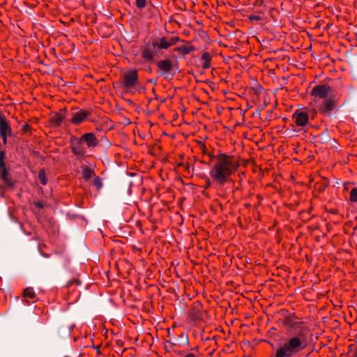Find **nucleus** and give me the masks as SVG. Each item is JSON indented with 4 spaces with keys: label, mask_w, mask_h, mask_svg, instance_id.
<instances>
[{
    "label": "nucleus",
    "mask_w": 357,
    "mask_h": 357,
    "mask_svg": "<svg viewBox=\"0 0 357 357\" xmlns=\"http://www.w3.org/2000/svg\"><path fill=\"white\" fill-rule=\"evenodd\" d=\"M211 167L209 171V176L217 186L222 187L231 180L240 167L238 157L218 153L211 157Z\"/></svg>",
    "instance_id": "1"
},
{
    "label": "nucleus",
    "mask_w": 357,
    "mask_h": 357,
    "mask_svg": "<svg viewBox=\"0 0 357 357\" xmlns=\"http://www.w3.org/2000/svg\"><path fill=\"white\" fill-rule=\"evenodd\" d=\"M310 96L318 111L326 116H331L335 109V89L333 80L315 85Z\"/></svg>",
    "instance_id": "2"
},
{
    "label": "nucleus",
    "mask_w": 357,
    "mask_h": 357,
    "mask_svg": "<svg viewBox=\"0 0 357 357\" xmlns=\"http://www.w3.org/2000/svg\"><path fill=\"white\" fill-rule=\"evenodd\" d=\"M307 346L305 337L296 335L285 339L275 350V357H293L302 351Z\"/></svg>",
    "instance_id": "3"
},
{
    "label": "nucleus",
    "mask_w": 357,
    "mask_h": 357,
    "mask_svg": "<svg viewBox=\"0 0 357 357\" xmlns=\"http://www.w3.org/2000/svg\"><path fill=\"white\" fill-rule=\"evenodd\" d=\"M138 82V74L137 70H130L121 76V83L123 87L130 88L136 85Z\"/></svg>",
    "instance_id": "4"
},
{
    "label": "nucleus",
    "mask_w": 357,
    "mask_h": 357,
    "mask_svg": "<svg viewBox=\"0 0 357 357\" xmlns=\"http://www.w3.org/2000/svg\"><path fill=\"white\" fill-rule=\"evenodd\" d=\"M90 114L91 113L89 111L83 109L73 111L71 112L70 121L72 123L75 125L80 124L84 122Z\"/></svg>",
    "instance_id": "5"
},
{
    "label": "nucleus",
    "mask_w": 357,
    "mask_h": 357,
    "mask_svg": "<svg viewBox=\"0 0 357 357\" xmlns=\"http://www.w3.org/2000/svg\"><path fill=\"white\" fill-rule=\"evenodd\" d=\"M293 119L296 126L303 127L307 124L309 116L306 112L297 110L293 114Z\"/></svg>",
    "instance_id": "6"
},
{
    "label": "nucleus",
    "mask_w": 357,
    "mask_h": 357,
    "mask_svg": "<svg viewBox=\"0 0 357 357\" xmlns=\"http://www.w3.org/2000/svg\"><path fill=\"white\" fill-rule=\"evenodd\" d=\"M178 40V37H172L167 39L165 37H162L160 39L159 43H153V47H158L162 49H167L170 46L175 45Z\"/></svg>",
    "instance_id": "7"
},
{
    "label": "nucleus",
    "mask_w": 357,
    "mask_h": 357,
    "mask_svg": "<svg viewBox=\"0 0 357 357\" xmlns=\"http://www.w3.org/2000/svg\"><path fill=\"white\" fill-rule=\"evenodd\" d=\"M81 141L86 143L88 148H94L98 144V139L93 133L89 132L83 135L81 137Z\"/></svg>",
    "instance_id": "8"
},
{
    "label": "nucleus",
    "mask_w": 357,
    "mask_h": 357,
    "mask_svg": "<svg viewBox=\"0 0 357 357\" xmlns=\"http://www.w3.org/2000/svg\"><path fill=\"white\" fill-rule=\"evenodd\" d=\"M22 296L26 304L34 303L36 300V294L32 287H26L23 291Z\"/></svg>",
    "instance_id": "9"
},
{
    "label": "nucleus",
    "mask_w": 357,
    "mask_h": 357,
    "mask_svg": "<svg viewBox=\"0 0 357 357\" xmlns=\"http://www.w3.org/2000/svg\"><path fill=\"white\" fill-rule=\"evenodd\" d=\"M83 142L81 139H77L72 143V151L75 155L82 156L85 153V149L84 148Z\"/></svg>",
    "instance_id": "10"
},
{
    "label": "nucleus",
    "mask_w": 357,
    "mask_h": 357,
    "mask_svg": "<svg viewBox=\"0 0 357 357\" xmlns=\"http://www.w3.org/2000/svg\"><path fill=\"white\" fill-rule=\"evenodd\" d=\"M157 66L160 70L165 73H169L172 69V63L169 60L167 59L159 61L157 63Z\"/></svg>",
    "instance_id": "11"
},
{
    "label": "nucleus",
    "mask_w": 357,
    "mask_h": 357,
    "mask_svg": "<svg viewBox=\"0 0 357 357\" xmlns=\"http://www.w3.org/2000/svg\"><path fill=\"white\" fill-rule=\"evenodd\" d=\"M211 55L208 52H204L202 55V67L204 69L209 68L211 67Z\"/></svg>",
    "instance_id": "12"
},
{
    "label": "nucleus",
    "mask_w": 357,
    "mask_h": 357,
    "mask_svg": "<svg viewBox=\"0 0 357 357\" xmlns=\"http://www.w3.org/2000/svg\"><path fill=\"white\" fill-rule=\"evenodd\" d=\"M142 57L146 61H151L153 58V52L149 47H144L142 49Z\"/></svg>",
    "instance_id": "13"
},
{
    "label": "nucleus",
    "mask_w": 357,
    "mask_h": 357,
    "mask_svg": "<svg viewBox=\"0 0 357 357\" xmlns=\"http://www.w3.org/2000/svg\"><path fill=\"white\" fill-rule=\"evenodd\" d=\"M63 120V116L59 113H54L50 117L51 123L55 126H60Z\"/></svg>",
    "instance_id": "14"
},
{
    "label": "nucleus",
    "mask_w": 357,
    "mask_h": 357,
    "mask_svg": "<svg viewBox=\"0 0 357 357\" xmlns=\"http://www.w3.org/2000/svg\"><path fill=\"white\" fill-rule=\"evenodd\" d=\"M0 135H12V130L8 122L1 123L0 125Z\"/></svg>",
    "instance_id": "15"
},
{
    "label": "nucleus",
    "mask_w": 357,
    "mask_h": 357,
    "mask_svg": "<svg viewBox=\"0 0 357 357\" xmlns=\"http://www.w3.org/2000/svg\"><path fill=\"white\" fill-rule=\"evenodd\" d=\"M192 50L193 48L191 46H181L175 49V50L181 52L183 54H189Z\"/></svg>",
    "instance_id": "16"
},
{
    "label": "nucleus",
    "mask_w": 357,
    "mask_h": 357,
    "mask_svg": "<svg viewBox=\"0 0 357 357\" xmlns=\"http://www.w3.org/2000/svg\"><path fill=\"white\" fill-rule=\"evenodd\" d=\"M38 178L40 180V182L43 185H45L47 183V178L45 176V172L43 169L40 170L38 174Z\"/></svg>",
    "instance_id": "17"
},
{
    "label": "nucleus",
    "mask_w": 357,
    "mask_h": 357,
    "mask_svg": "<svg viewBox=\"0 0 357 357\" xmlns=\"http://www.w3.org/2000/svg\"><path fill=\"white\" fill-rule=\"evenodd\" d=\"M350 200L353 202H357V188H355L351 190Z\"/></svg>",
    "instance_id": "18"
},
{
    "label": "nucleus",
    "mask_w": 357,
    "mask_h": 357,
    "mask_svg": "<svg viewBox=\"0 0 357 357\" xmlns=\"http://www.w3.org/2000/svg\"><path fill=\"white\" fill-rule=\"evenodd\" d=\"M83 176L84 178L88 179L91 178L92 175V171L89 168H84L83 169Z\"/></svg>",
    "instance_id": "19"
},
{
    "label": "nucleus",
    "mask_w": 357,
    "mask_h": 357,
    "mask_svg": "<svg viewBox=\"0 0 357 357\" xmlns=\"http://www.w3.org/2000/svg\"><path fill=\"white\" fill-rule=\"evenodd\" d=\"M146 0H136V6L138 8H144L146 6Z\"/></svg>",
    "instance_id": "20"
},
{
    "label": "nucleus",
    "mask_w": 357,
    "mask_h": 357,
    "mask_svg": "<svg viewBox=\"0 0 357 357\" xmlns=\"http://www.w3.org/2000/svg\"><path fill=\"white\" fill-rule=\"evenodd\" d=\"M8 176V172L6 168L1 169V176L3 181L6 180Z\"/></svg>",
    "instance_id": "21"
},
{
    "label": "nucleus",
    "mask_w": 357,
    "mask_h": 357,
    "mask_svg": "<svg viewBox=\"0 0 357 357\" xmlns=\"http://www.w3.org/2000/svg\"><path fill=\"white\" fill-rule=\"evenodd\" d=\"M213 181L211 180V178H206V185H205V186H204V188H205V189H208V188H209L212 185V184H213Z\"/></svg>",
    "instance_id": "22"
},
{
    "label": "nucleus",
    "mask_w": 357,
    "mask_h": 357,
    "mask_svg": "<svg viewBox=\"0 0 357 357\" xmlns=\"http://www.w3.org/2000/svg\"><path fill=\"white\" fill-rule=\"evenodd\" d=\"M94 184L98 187L100 188L102 185L101 180L99 178H96L94 179Z\"/></svg>",
    "instance_id": "23"
},
{
    "label": "nucleus",
    "mask_w": 357,
    "mask_h": 357,
    "mask_svg": "<svg viewBox=\"0 0 357 357\" xmlns=\"http://www.w3.org/2000/svg\"><path fill=\"white\" fill-rule=\"evenodd\" d=\"M35 206L39 208H43V204L41 202H35Z\"/></svg>",
    "instance_id": "24"
},
{
    "label": "nucleus",
    "mask_w": 357,
    "mask_h": 357,
    "mask_svg": "<svg viewBox=\"0 0 357 357\" xmlns=\"http://www.w3.org/2000/svg\"><path fill=\"white\" fill-rule=\"evenodd\" d=\"M8 135H1V138H2V141L3 142L4 144H6L7 143V137Z\"/></svg>",
    "instance_id": "25"
},
{
    "label": "nucleus",
    "mask_w": 357,
    "mask_h": 357,
    "mask_svg": "<svg viewBox=\"0 0 357 357\" xmlns=\"http://www.w3.org/2000/svg\"><path fill=\"white\" fill-rule=\"evenodd\" d=\"M0 168H1V169L6 168L3 160H0Z\"/></svg>",
    "instance_id": "26"
},
{
    "label": "nucleus",
    "mask_w": 357,
    "mask_h": 357,
    "mask_svg": "<svg viewBox=\"0 0 357 357\" xmlns=\"http://www.w3.org/2000/svg\"><path fill=\"white\" fill-rule=\"evenodd\" d=\"M4 155H5L4 152L0 151V160H3Z\"/></svg>",
    "instance_id": "27"
},
{
    "label": "nucleus",
    "mask_w": 357,
    "mask_h": 357,
    "mask_svg": "<svg viewBox=\"0 0 357 357\" xmlns=\"http://www.w3.org/2000/svg\"><path fill=\"white\" fill-rule=\"evenodd\" d=\"M250 19H251V20H259V17H257V16H252V17H250Z\"/></svg>",
    "instance_id": "28"
}]
</instances>
